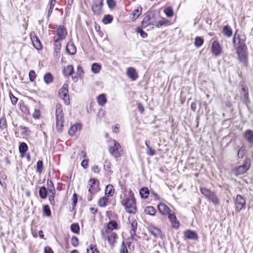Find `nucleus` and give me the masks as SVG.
I'll use <instances>...</instances> for the list:
<instances>
[{
    "label": "nucleus",
    "instance_id": "nucleus-1",
    "mask_svg": "<svg viewBox=\"0 0 253 253\" xmlns=\"http://www.w3.org/2000/svg\"><path fill=\"white\" fill-rule=\"evenodd\" d=\"M237 39L238 42L236 44L235 36L233 40V44L235 47H236V52L238 55L239 60L243 66L247 67L248 66L247 47L244 42L241 41L239 36L238 37Z\"/></svg>",
    "mask_w": 253,
    "mask_h": 253
},
{
    "label": "nucleus",
    "instance_id": "nucleus-2",
    "mask_svg": "<svg viewBox=\"0 0 253 253\" xmlns=\"http://www.w3.org/2000/svg\"><path fill=\"white\" fill-rule=\"evenodd\" d=\"M121 204L123 206H125L127 212L133 214L136 213V201L133 195L130 194L129 197L122 199Z\"/></svg>",
    "mask_w": 253,
    "mask_h": 253
},
{
    "label": "nucleus",
    "instance_id": "nucleus-3",
    "mask_svg": "<svg viewBox=\"0 0 253 253\" xmlns=\"http://www.w3.org/2000/svg\"><path fill=\"white\" fill-rule=\"evenodd\" d=\"M200 191L208 201L212 202L214 206H218L219 205V199L213 192L205 187L201 188Z\"/></svg>",
    "mask_w": 253,
    "mask_h": 253
},
{
    "label": "nucleus",
    "instance_id": "nucleus-4",
    "mask_svg": "<svg viewBox=\"0 0 253 253\" xmlns=\"http://www.w3.org/2000/svg\"><path fill=\"white\" fill-rule=\"evenodd\" d=\"M55 108L56 128L57 130L60 132L63 130L64 115L62 106L60 104H57Z\"/></svg>",
    "mask_w": 253,
    "mask_h": 253
},
{
    "label": "nucleus",
    "instance_id": "nucleus-5",
    "mask_svg": "<svg viewBox=\"0 0 253 253\" xmlns=\"http://www.w3.org/2000/svg\"><path fill=\"white\" fill-rule=\"evenodd\" d=\"M101 236L103 239L107 240L111 245H113L115 243L117 238L116 233L110 230L107 229H102L101 230Z\"/></svg>",
    "mask_w": 253,
    "mask_h": 253
},
{
    "label": "nucleus",
    "instance_id": "nucleus-6",
    "mask_svg": "<svg viewBox=\"0 0 253 253\" xmlns=\"http://www.w3.org/2000/svg\"><path fill=\"white\" fill-rule=\"evenodd\" d=\"M112 145H111L109 151L110 154L115 158H118L121 155L122 151V147L120 144L116 140H113Z\"/></svg>",
    "mask_w": 253,
    "mask_h": 253
},
{
    "label": "nucleus",
    "instance_id": "nucleus-7",
    "mask_svg": "<svg viewBox=\"0 0 253 253\" xmlns=\"http://www.w3.org/2000/svg\"><path fill=\"white\" fill-rule=\"evenodd\" d=\"M59 97L62 99L66 105L70 104V99L68 95V86L64 84L58 92Z\"/></svg>",
    "mask_w": 253,
    "mask_h": 253
},
{
    "label": "nucleus",
    "instance_id": "nucleus-8",
    "mask_svg": "<svg viewBox=\"0 0 253 253\" xmlns=\"http://www.w3.org/2000/svg\"><path fill=\"white\" fill-rule=\"evenodd\" d=\"M104 0H93L91 7L93 13L99 15L102 12Z\"/></svg>",
    "mask_w": 253,
    "mask_h": 253
},
{
    "label": "nucleus",
    "instance_id": "nucleus-9",
    "mask_svg": "<svg viewBox=\"0 0 253 253\" xmlns=\"http://www.w3.org/2000/svg\"><path fill=\"white\" fill-rule=\"evenodd\" d=\"M246 203V199L240 195H238L236 196L235 205V210L239 212L242 209H244Z\"/></svg>",
    "mask_w": 253,
    "mask_h": 253
},
{
    "label": "nucleus",
    "instance_id": "nucleus-10",
    "mask_svg": "<svg viewBox=\"0 0 253 253\" xmlns=\"http://www.w3.org/2000/svg\"><path fill=\"white\" fill-rule=\"evenodd\" d=\"M56 32L57 35L54 37V40L56 41H62L65 39L67 35L66 28L62 25H60L58 27Z\"/></svg>",
    "mask_w": 253,
    "mask_h": 253
},
{
    "label": "nucleus",
    "instance_id": "nucleus-11",
    "mask_svg": "<svg viewBox=\"0 0 253 253\" xmlns=\"http://www.w3.org/2000/svg\"><path fill=\"white\" fill-rule=\"evenodd\" d=\"M251 166V160L246 159L243 165L238 167L236 169L237 174L241 175L245 173L250 169Z\"/></svg>",
    "mask_w": 253,
    "mask_h": 253
},
{
    "label": "nucleus",
    "instance_id": "nucleus-12",
    "mask_svg": "<svg viewBox=\"0 0 253 253\" xmlns=\"http://www.w3.org/2000/svg\"><path fill=\"white\" fill-rule=\"evenodd\" d=\"M99 182L95 179L91 178L88 182V192L90 194H95L98 191Z\"/></svg>",
    "mask_w": 253,
    "mask_h": 253
},
{
    "label": "nucleus",
    "instance_id": "nucleus-13",
    "mask_svg": "<svg viewBox=\"0 0 253 253\" xmlns=\"http://www.w3.org/2000/svg\"><path fill=\"white\" fill-rule=\"evenodd\" d=\"M155 18L154 15H147L143 18L141 25L143 28L146 27L149 25L154 26Z\"/></svg>",
    "mask_w": 253,
    "mask_h": 253
},
{
    "label": "nucleus",
    "instance_id": "nucleus-14",
    "mask_svg": "<svg viewBox=\"0 0 253 253\" xmlns=\"http://www.w3.org/2000/svg\"><path fill=\"white\" fill-rule=\"evenodd\" d=\"M211 51L213 54L215 56H218L221 54L222 49L218 42L214 41L212 43Z\"/></svg>",
    "mask_w": 253,
    "mask_h": 253
},
{
    "label": "nucleus",
    "instance_id": "nucleus-15",
    "mask_svg": "<svg viewBox=\"0 0 253 253\" xmlns=\"http://www.w3.org/2000/svg\"><path fill=\"white\" fill-rule=\"evenodd\" d=\"M168 217L172 227L176 229H178L179 227V222L177 220L174 211L169 214Z\"/></svg>",
    "mask_w": 253,
    "mask_h": 253
},
{
    "label": "nucleus",
    "instance_id": "nucleus-16",
    "mask_svg": "<svg viewBox=\"0 0 253 253\" xmlns=\"http://www.w3.org/2000/svg\"><path fill=\"white\" fill-rule=\"evenodd\" d=\"M126 74L127 77L132 81H136L138 77L135 69L133 67L127 68Z\"/></svg>",
    "mask_w": 253,
    "mask_h": 253
},
{
    "label": "nucleus",
    "instance_id": "nucleus-17",
    "mask_svg": "<svg viewBox=\"0 0 253 253\" xmlns=\"http://www.w3.org/2000/svg\"><path fill=\"white\" fill-rule=\"evenodd\" d=\"M184 237L186 239L197 240L198 239V234L195 231L187 230L184 232Z\"/></svg>",
    "mask_w": 253,
    "mask_h": 253
},
{
    "label": "nucleus",
    "instance_id": "nucleus-18",
    "mask_svg": "<svg viewBox=\"0 0 253 253\" xmlns=\"http://www.w3.org/2000/svg\"><path fill=\"white\" fill-rule=\"evenodd\" d=\"M129 221L130 223V238L131 239H134V237L136 235V230L137 227V222L135 219H129Z\"/></svg>",
    "mask_w": 253,
    "mask_h": 253
},
{
    "label": "nucleus",
    "instance_id": "nucleus-19",
    "mask_svg": "<svg viewBox=\"0 0 253 253\" xmlns=\"http://www.w3.org/2000/svg\"><path fill=\"white\" fill-rule=\"evenodd\" d=\"M159 211L163 215H169V214L171 213L173 211L170 210L166 205L163 203H160L158 206Z\"/></svg>",
    "mask_w": 253,
    "mask_h": 253
},
{
    "label": "nucleus",
    "instance_id": "nucleus-20",
    "mask_svg": "<svg viewBox=\"0 0 253 253\" xmlns=\"http://www.w3.org/2000/svg\"><path fill=\"white\" fill-rule=\"evenodd\" d=\"M74 67L72 65H68L62 69V73L65 77L72 76L74 73Z\"/></svg>",
    "mask_w": 253,
    "mask_h": 253
},
{
    "label": "nucleus",
    "instance_id": "nucleus-21",
    "mask_svg": "<svg viewBox=\"0 0 253 253\" xmlns=\"http://www.w3.org/2000/svg\"><path fill=\"white\" fill-rule=\"evenodd\" d=\"M61 41L54 40V55L55 57H58L61 50Z\"/></svg>",
    "mask_w": 253,
    "mask_h": 253
},
{
    "label": "nucleus",
    "instance_id": "nucleus-22",
    "mask_svg": "<svg viewBox=\"0 0 253 253\" xmlns=\"http://www.w3.org/2000/svg\"><path fill=\"white\" fill-rule=\"evenodd\" d=\"M66 51L70 55H74L77 51L75 45L73 43H68L66 45Z\"/></svg>",
    "mask_w": 253,
    "mask_h": 253
},
{
    "label": "nucleus",
    "instance_id": "nucleus-23",
    "mask_svg": "<svg viewBox=\"0 0 253 253\" xmlns=\"http://www.w3.org/2000/svg\"><path fill=\"white\" fill-rule=\"evenodd\" d=\"M245 139L250 143H253V130L248 129L245 131L244 133Z\"/></svg>",
    "mask_w": 253,
    "mask_h": 253
},
{
    "label": "nucleus",
    "instance_id": "nucleus-24",
    "mask_svg": "<svg viewBox=\"0 0 253 253\" xmlns=\"http://www.w3.org/2000/svg\"><path fill=\"white\" fill-rule=\"evenodd\" d=\"M139 194L142 198L146 199L149 196V190L147 187H142L139 191Z\"/></svg>",
    "mask_w": 253,
    "mask_h": 253
},
{
    "label": "nucleus",
    "instance_id": "nucleus-25",
    "mask_svg": "<svg viewBox=\"0 0 253 253\" xmlns=\"http://www.w3.org/2000/svg\"><path fill=\"white\" fill-rule=\"evenodd\" d=\"M149 230L150 233L155 237H158L161 235V230L157 227H150Z\"/></svg>",
    "mask_w": 253,
    "mask_h": 253
},
{
    "label": "nucleus",
    "instance_id": "nucleus-26",
    "mask_svg": "<svg viewBox=\"0 0 253 253\" xmlns=\"http://www.w3.org/2000/svg\"><path fill=\"white\" fill-rule=\"evenodd\" d=\"M81 125L80 124H77L72 126L70 129L69 130L68 133L69 135L71 136H73L75 133L77 131L78 129H80L81 128Z\"/></svg>",
    "mask_w": 253,
    "mask_h": 253
},
{
    "label": "nucleus",
    "instance_id": "nucleus-27",
    "mask_svg": "<svg viewBox=\"0 0 253 253\" xmlns=\"http://www.w3.org/2000/svg\"><path fill=\"white\" fill-rule=\"evenodd\" d=\"M28 150V146L25 142H22L19 147V151L22 157H23L25 152Z\"/></svg>",
    "mask_w": 253,
    "mask_h": 253
},
{
    "label": "nucleus",
    "instance_id": "nucleus-28",
    "mask_svg": "<svg viewBox=\"0 0 253 253\" xmlns=\"http://www.w3.org/2000/svg\"><path fill=\"white\" fill-rule=\"evenodd\" d=\"M115 189L112 185H108L106 186L105 193L107 196H112L114 193Z\"/></svg>",
    "mask_w": 253,
    "mask_h": 253
},
{
    "label": "nucleus",
    "instance_id": "nucleus-29",
    "mask_svg": "<svg viewBox=\"0 0 253 253\" xmlns=\"http://www.w3.org/2000/svg\"><path fill=\"white\" fill-rule=\"evenodd\" d=\"M141 10L142 8L140 6H138L136 9H134L132 12L131 19L134 20L138 18L141 13Z\"/></svg>",
    "mask_w": 253,
    "mask_h": 253
},
{
    "label": "nucleus",
    "instance_id": "nucleus-30",
    "mask_svg": "<svg viewBox=\"0 0 253 253\" xmlns=\"http://www.w3.org/2000/svg\"><path fill=\"white\" fill-rule=\"evenodd\" d=\"M223 33L225 36L230 37L232 35V30L228 25H226L223 27Z\"/></svg>",
    "mask_w": 253,
    "mask_h": 253
},
{
    "label": "nucleus",
    "instance_id": "nucleus-31",
    "mask_svg": "<svg viewBox=\"0 0 253 253\" xmlns=\"http://www.w3.org/2000/svg\"><path fill=\"white\" fill-rule=\"evenodd\" d=\"M144 212L147 214L153 216L156 213V210L152 206H147L145 208Z\"/></svg>",
    "mask_w": 253,
    "mask_h": 253
},
{
    "label": "nucleus",
    "instance_id": "nucleus-32",
    "mask_svg": "<svg viewBox=\"0 0 253 253\" xmlns=\"http://www.w3.org/2000/svg\"><path fill=\"white\" fill-rule=\"evenodd\" d=\"M109 199L106 197H103L101 198L98 203V206L101 207H105L107 206L108 203Z\"/></svg>",
    "mask_w": 253,
    "mask_h": 253
},
{
    "label": "nucleus",
    "instance_id": "nucleus-33",
    "mask_svg": "<svg viewBox=\"0 0 253 253\" xmlns=\"http://www.w3.org/2000/svg\"><path fill=\"white\" fill-rule=\"evenodd\" d=\"M113 17L110 14L104 15L102 21L104 24H108L111 23L113 21Z\"/></svg>",
    "mask_w": 253,
    "mask_h": 253
},
{
    "label": "nucleus",
    "instance_id": "nucleus-34",
    "mask_svg": "<svg viewBox=\"0 0 253 253\" xmlns=\"http://www.w3.org/2000/svg\"><path fill=\"white\" fill-rule=\"evenodd\" d=\"M107 100L104 94L99 95L97 97L98 103L100 106H103L106 103Z\"/></svg>",
    "mask_w": 253,
    "mask_h": 253
},
{
    "label": "nucleus",
    "instance_id": "nucleus-35",
    "mask_svg": "<svg viewBox=\"0 0 253 253\" xmlns=\"http://www.w3.org/2000/svg\"><path fill=\"white\" fill-rule=\"evenodd\" d=\"M43 79L46 84H49L53 81V76L51 73H47L44 75Z\"/></svg>",
    "mask_w": 253,
    "mask_h": 253
},
{
    "label": "nucleus",
    "instance_id": "nucleus-36",
    "mask_svg": "<svg viewBox=\"0 0 253 253\" xmlns=\"http://www.w3.org/2000/svg\"><path fill=\"white\" fill-rule=\"evenodd\" d=\"M101 68L100 64L97 63L92 64L91 66V71L93 73L97 74L99 72Z\"/></svg>",
    "mask_w": 253,
    "mask_h": 253
},
{
    "label": "nucleus",
    "instance_id": "nucleus-37",
    "mask_svg": "<svg viewBox=\"0 0 253 253\" xmlns=\"http://www.w3.org/2000/svg\"><path fill=\"white\" fill-rule=\"evenodd\" d=\"M117 223L116 221L112 220L108 222L107 224V230H110L112 231L113 230L116 229L117 228Z\"/></svg>",
    "mask_w": 253,
    "mask_h": 253
},
{
    "label": "nucleus",
    "instance_id": "nucleus-38",
    "mask_svg": "<svg viewBox=\"0 0 253 253\" xmlns=\"http://www.w3.org/2000/svg\"><path fill=\"white\" fill-rule=\"evenodd\" d=\"M32 42L33 44V46L37 49H41L42 48V44L41 43V42L40 40L36 37L34 39H32Z\"/></svg>",
    "mask_w": 253,
    "mask_h": 253
},
{
    "label": "nucleus",
    "instance_id": "nucleus-39",
    "mask_svg": "<svg viewBox=\"0 0 253 253\" xmlns=\"http://www.w3.org/2000/svg\"><path fill=\"white\" fill-rule=\"evenodd\" d=\"M39 195L42 199H45L47 196V190L44 186H42L39 190Z\"/></svg>",
    "mask_w": 253,
    "mask_h": 253
},
{
    "label": "nucleus",
    "instance_id": "nucleus-40",
    "mask_svg": "<svg viewBox=\"0 0 253 253\" xmlns=\"http://www.w3.org/2000/svg\"><path fill=\"white\" fill-rule=\"evenodd\" d=\"M204 39L200 37H197L195 39V45L197 47L201 46L204 43Z\"/></svg>",
    "mask_w": 253,
    "mask_h": 253
},
{
    "label": "nucleus",
    "instance_id": "nucleus-41",
    "mask_svg": "<svg viewBox=\"0 0 253 253\" xmlns=\"http://www.w3.org/2000/svg\"><path fill=\"white\" fill-rule=\"evenodd\" d=\"M164 12L166 15L169 17H172L173 15V10L171 7H167L164 9Z\"/></svg>",
    "mask_w": 253,
    "mask_h": 253
},
{
    "label": "nucleus",
    "instance_id": "nucleus-42",
    "mask_svg": "<svg viewBox=\"0 0 253 253\" xmlns=\"http://www.w3.org/2000/svg\"><path fill=\"white\" fill-rule=\"evenodd\" d=\"M43 170L42 161L39 160L37 163L36 171L39 173H41Z\"/></svg>",
    "mask_w": 253,
    "mask_h": 253
},
{
    "label": "nucleus",
    "instance_id": "nucleus-43",
    "mask_svg": "<svg viewBox=\"0 0 253 253\" xmlns=\"http://www.w3.org/2000/svg\"><path fill=\"white\" fill-rule=\"evenodd\" d=\"M71 231L75 233H78L80 232V226L78 223H73L71 225Z\"/></svg>",
    "mask_w": 253,
    "mask_h": 253
},
{
    "label": "nucleus",
    "instance_id": "nucleus-44",
    "mask_svg": "<svg viewBox=\"0 0 253 253\" xmlns=\"http://www.w3.org/2000/svg\"><path fill=\"white\" fill-rule=\"evenodd\" d=\"M7 127V123L4 116L0 119V128L1 129L5 128Z\"/></svg>",
    "mask_w": 253,
    "mask_h": 253
},
{
    "label": "nucleus",
    "instance_id": "nucleus-45",
    "mask_svg": "<svg viewBox=\"0 0 253 253\" xmlns=\"http://www.w3.org/2000/svg\"><path fill=\"white\" fill-rule=\"evenodd\" d=\"M246 148L245 147H242L238 151L237 156L239 158H243L245 154Z\"/></svg>",
    "mask_w": 253,
    "mask_h": 253
},
{
    "label": "nucleus",
    "instance_id": "nucleus-46",
    "mask_svg": "<svg viewBox=\"0 0 253 253\" xmlns=\"http://www.w3.org/2000/svg\"><path fill=\"white\" fill-rule=\"evenodd\" d=\"M43 211L44 214L47 216H50L51 215V211L48 205H44L43 207Z\"/></svg>",
    "mask_w": 253,
    "mask_h": 253
},
{
    "label": "nucleus",
    "instance_id": "nucleus-47",
    "mask_svg": "<svg viewBox=\"0 0 253 253\" xmlns=\"http://www.w3.org/2000/svg\"><path fill=\"white\" fill-rule=\"evenodd\" d=\"M20 129L23 130L22 133L24 134V135H29L31 133L30 130L27 127H26L25 126H20Z\"/></svg>",
    "mask_w": 253,
    "mask_h": 253
},
{
    "label": "nucleus",
    "instance_id": "nucleus-48",
    "mask_svg": "<svg viewBox=\"0 0 253 253\" xmlns=\"http://www.w3.org/2000/svg\"><path fill=\"white\" fill-rule=\"evenodd\" d=\"M242 90L243 93V96H244V98H245V99H248L249 92L248 91V87L245 86H243L242 87Z\"/></svg>",
    "mask_w": 253,
    "mask_h": 253
},
{
    "label": "nucleus",
    "instance_id": "nucleus-49",
    "mask_svg": "<svg viewBox=\"0 0 253 253\" xmlns=\"http://www.w3.org/2000/svg\"><path fill=\"white\" fill-rule=\"evenodd\" d=\"M107 4L109 8L112 9L115 7L116 3L115 0H107Z\"/></svg>",
    "mask_w": 253,
    "mask_h": 253
},
{
    "label": "nucleus",
    "instance_id": "nucleus-50",
    "mask_svg": "<svg viewBox=\"0 0 253 253\" xmlns=\"http://www.w3.org/2000/svg\"><path fill=\"white\" fill-rule=\"evenodd\" d=\"M146 153L149 156H153L156 155V151L154 149H152L150 146H148L146 150Z\"/></svg>",
    "mask_w": 253,
    "mask_h": 253
},
{
    "label": "nucleus",
    "instance_id": "nucleus-51",
    "mask_svg": "<svg viewBox=\"0 0 253 253\" xmlns=\"http://www.w3.org/2000/svg\"><path fill=\"white\" fill-rule=\"evenodd\" d=\"M111 163L108 160H105L104 162V169L108 171H111Z\"/></svg>",
    "mask_w": 253,
    "mask_h": 253
},
{
    "label": "nucleus",
    "instance_id": "nucleus-52",
    "mask_svg": "<svg viewBox=\"0 0 253 253\" xmlns=\"http://www.w3.org/2000/svg\"><path fill=\"white\" fill-rule=\"evenodd\" d=\"M136 32L139 33L141 37L143 38H146L148 36L147 34L139 28L137 29Z\"/></svg>",
    "mask_w": 253,
    "mask_h": 253
},
{
    "label": "nucleus",
    "instance_id": "nucleus-53",
    "mask_svg": "<svg viewBox=\"0 0 253 253\" xmlns=\"http://www.w3.org/2000/svg\"><path fill=\"white\" fill-rule=\"evenodd\" d=\"M98 252L96 248H95L94 246L93 245H90L89 246V248L87 249L86 253H98Z\"/></svg>",
    "mask_w": 253,
    "mask_h": 253
},
{
    "label": "nucleus",
    "instance_id": "nucleus-54",
    "mask_svg": "<svg viewBox=\"0 0 253 253\" xmlns=\"http://www.w3.org/2000/svg\"><path fill=\"white\" fill-rule=\"evenodd\" d=\"M71 243L74 247H77L79 244V241L77 237L73 236L71 238Z\"/></svg>",
    "mask_w": 253,
    "mask_h": 253
},
{
    "label": "nucleus",
    "instance_id": "nucleus-55",
    "mask_svg": "<svg viewBox=\"0 0 253 253\" xmlns=\"http://www.w3.org/2000/svg\"><path fill=\"white\" fill-rule=\"evenodd\" d=\"M55 3H56L55 2H53V1H50V3H49L50 7H49V9L48 10V17H49L50 15H51V14L52 13V9L54 7V5L55 4Z\"/></svg>",
    "mask_w": 253,
    "mask_h": 253
},
{
    "label": "nucleus",
    "instance_id": "nucleus-56",
    "mask_svg": "<svg viewBox=\"0 0 253 253\" xmlns=\"http://www.w3.org/2000/svg\"><path fill=\"white\" fill-rule=\"evenodd\" d=\"M29 77L31 81H34L36 79V73L34 70H31L29 73Z\"/></svg>",
    "mask_w": 253,
    "mask_h": 253
},
{
    "label": "nucleus",
    "instance_id": "nucleus-57",
    "mask_svg": "<svg viewBox=\"0 0 253 253\" xmlns=\"http://www.w3.org/2000/svg\"><path fill=\"white\" fill-rule=\"evenodd\" d=\"M9 97L13 105H15L18 101L17 97H15L11 93H9Z\"/></svg>",
    "mask_w": 253,
    "mask_h": 253
},
{
    "label": "nucleus",
    "instance_id": "nucleus-58",
    "mask_svg": "<svg viewBox=\"0 0 253 253\" xmlns=\"http://www.w3.org/2000/svg\"><path fill=\"white\" fill-rule=\"evenodd\" d=\"M40 111L39 109H35L34 112L33 114V117L34 119H39L40 116Z\"/></svg>",
    "mask_w": 253,
    "mask_h": 253
},
{
    "label": "nucleus",
    "instance_id": "nucleus-59",
    "mask_svg": "<svg viewBox=\"0 0 253 253\" xmlns=\"http://www.w3.org/2000/svg\"><path fill=\"white\" fill-rule=\"evenodd\" d=\"M120 253H128L127 248L124 242H123L122 244L121 248L120 250Z\"/></svg>",
    "mask_w": 253,
    "mask_h": 253
},
{
    "label": "nucleus",
    "instance_id": "nucleus-60",
    "mask_svg": "<svg viewBox=\"0 0 253 253\" xmlns=\"http://www.w3.org/2000/svg\"><path fill=\"white\" fill-rule=\"evenodd\" d=\"M165 23V21L164 20H160V21H159L158 22H156L155 20V24H154V26H155L156 27L159 28L160 26L163 25Z\"/></svg>",
    "mask_w": 253,
    "mask_h": 253
},
{
    "label": "nucleus",
    "instance_id": "nucleus-61",
    "mask_svg": "<svg viewBox=\"0 0 253 253\" xmlns=\"http://www.w3.org/2000/svg\"><path fill=\"white\" fill-rule=\"evenodd\" d=\"M88 160L85 159L82 161L81 166L84 168L86 169L88 167Z\"/></svg>",
    "mask_w": 253,
    "mask_h": 253
},
{
    "label": "nucleus",
    "instance_id": "nucleus-62",
    "mask_svg": "<svg viewBox=\"0 0 253 253\" xmlns=\"http://www.w3.org/2000/svg\"><path fill=\"white\" fill-rule=\"evenodd\" d=\"M77 74L79 76H81V75L84 73V71H83V68L82 67V66L81 65H79L78 66L77 69Z\"/></svg>",
    "mask_w": 253,
    "mask_h": 253
},
{
    "label": "nucleus",
    "instance_id": "nucleus-63",
    "mask_svg": "<svg viewBox=\"0 0 253 253\" xmlns=\"http://www.w3.org/2000/svg\"><path fill=\"white\" fill-rule=\"evenodd\" d=\"M47 184L48 186V189H49L50 188H54L53 184L51 180L48 179L47 180Z\"/></svg>",
    "mask_w": 253,
    "mask_h": 253
},
{
    "label": "nucleus",
    "instance_id": "nucleus-64",
    "mask_svg": "<svg viewBox=\"0 0 253 253\" xmlns=\"http://www.w3.org/2000/svg\"><path fill=\"white\" fill-rule=\"evenodd\" d=\"M44 253H53V252L50 247H46L44 248Z\"/></svg>",
    "mask_w": 253,
    "mask_h": 253
}]
</instances>
